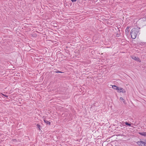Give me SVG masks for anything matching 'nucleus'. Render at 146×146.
Listing matches in <instances>:
<instances>
[{
    "label": "nucleus",
    "instance_id": "1",
    "mask_svg": "<svg viewBox=\"0 0 146 146\" xmlns=\"http://www.w3.org/2000/svg\"><path fill=\"white\" fill-rule=\"evenodd\" d=\"M139 32V29L137 28L133 29L131 32V38L134 39L137 36Z\"/></svg>",
    "mask_w": 146,
    "mask_h": 146
},
{
    "label": "nucleus",
    "instance_id": "2",
    "mask_svg": "<svg viewBox=\"0 0 146 146\" xmlns=\"http://www.w3.org/2000/svg\"><path fill=\"white\" fill-rule=\"evenodd\" d=\"M137 144L139 146H146V143L141 141L137 142Z\"/></svg>",
    "mask_w": 146,
    "mask_h": 146
},
{
    "label": "nucleus",
    "instance_id": "3",
    "mask_svg": "<svg viewBox=\"0 0 146 146\" xmlns=\"http://www.w3.org/2000/svg\"><path fill=\"white\" fill-rule=\"evenodd\" d=\"M117 91L118 92H122L123 93H125V90L122 88L118 87V89H117Z\"/></svg>",
    "mask_w": 146,
    "mask_h": 146
},
{
    "label": "nucleus",
    "instance_id": "4",
    "mask_svg": "<svg viewBox=\"0 0 146 146\" xmlns=\"http://www.w3.org/2000/svg\"><path fill=\"white\" fill-rule=\"evenodd\" d=\"M132 58L135 60L139 62H141V60L138 57H136L135 56H133L131 57Z\"/></svg>",
    "mask_w": 146,
    "mask_h": 146
},
{
    "label": "nucleus",
    "instance_id": "5",
    "mask_svg": "<svg viewBox=\"0 0 146 146\" xmlns=\"http://www.w3.org/2000/svg\"><path fill=\"white\" fill-rule=\"evenodd\" d=\"M44 121L45 123L46 124L50 125V122L47 121L46 119H44Z\"/></svg>",
    "mask_w": 146,
    "mask_h": 146
},
{
    "label": "nucleus",
    "instance_id": "6",
    "mask_svg": "<svg viewBox=\"0 0 146 146\" xmlns=\"http://www.w3.org/2000/svg\"><path fill=\"white\" fill-rule=\"evenodd\" d=\"M139 133L141 135L146 136V132H139Z\"/></svg>",
    "mask_w": 146,
    "mask_h": 146
},
{
    "label": "nucleus",
    "instance_id": "7",
    "mask_svg": "<svg viewBox=\"0 0 146 146\" xmlns=\"http://www.w3.org/2000/svg\"><path fill=\"white\" fill-rule=\"evenodd\" d=\"M123 123H124L125 125L128 126H131V123H128L127 122H125Z\"/></svg>",
    "mask_w": 146,
    "mask_h": 146
},
{
    "label": "nucleus",
    "instance_id": "8",
    "mask_svg": "<svg viewBox=\"0 0 146 146\" xmlns=\"http://www.w3.org/2000/svg\"><path fill=\"white\" fill-rule=\"evenodd\" d=\"M129 30L125 29V33L126 35L127 36L129 35Z\"/></svg>",
    "mask_w": 146,
    "mask_h": 146
},
{
    "label": "nucleus",
    "instance_id": "9",
    "mask_svg": "<svg viewBox=\"0 0 146 146\" xmlns=\"http://www.w3.org/2000/svg\"><path fill=\"white\" fill-rule=\"evenodd\" d=\"M118 87H117L115 85H113V86H112V88L113 89H114L116 90H117V89H118Z\"/></svg>",
    "mask_w": 146,
    "mask_h": 146
},
{
    "label": "nucleus",
    "instance_id": "10",
    "mask_svg": "<svg viewBox=\"0 0 146 146\" xmlns=\"http://www.w3.org/2000/svg\"><path fill=\"white\" fill-rule=\"evenodd\" d=\"M120 100L121 101V102H123L125 104V101L123 99L122 97H120Z\"/></svg>",
    "mask_w": 146,
    "mask_h": 146
},
{
    "label": "nucleus",
    "instance_id": "11",
    "mask_svg": "<svg viewBox=\"0 0 146 146\" xmlns=\"http://www.w3.org/2000/svg\"><path fill=\"white\" fill-rule=\"evenodd\" d=\"M54 72H55L56 73H64V72H62L61 71L56 70V71H54Z\"/></svg>",
    "mask_w": 146,
    "mask_h": 146
},
{
    "label": "nucleus",
    "instance_id": "12",
    "mask_svg": "<svg viewBox=\"0 0 146 146\" xmlns=\"http://www.w3.org/2000/svg\"><path fill=\"white\" fill-rule=\"evenodd\" d=\"M36 126L38 128L39 130H40V128L41 127V126L40 125H39L37 124L36 125Z\"/></svg>",
    "mask_w": 146,
    "mask_h": 146
},
{
    "label": "nucleus",
    "instance_id": "13",
    "mask_svg": "<svg viewBox=\"0 0 146 146\" xmlns=\"http://www.w3.org/2000/svg\"><path fill=\"white\" fill-rule=\"evenodd\" d=\"M120 35V34H119L118 33H117L116 34V36L119 37Z\"/></svg>",
    "mask_w": 146,
    "mask_h": 146
},
{
    "label": "nucleus",
    "instance_id": "14",
    "mask_svg": "<svg viewBox=\"0 0 146 146\" xmlns=\"http://www.w3.org/2000/svg\"><path fill=\"white\" fill-rule=\"evenodd\" d=\"M32 36L33 37H35L36 36V35L35 34H33L32 35Z\"/></svg>",
    "mask_w": 146,
    "mask_h": 146
},
{
    "label": "nucleus",
    "instance_id": "15",
    "mask_svg": "<svg viewBox=\"0 0 146 146\" xmlns=\"http://www.w3.org/2000/svg\"><path fill=\"white\" fill-rule=\"evenodd\" d=\"M3 95L5 97H8L7 95H6V94H3Z\"/></svg>",
    "mask_w": 146,
    "mask_h": 146
},
{
    "label": "nucleus",
    "instance_id": "16",
    "mask_svg": "<svg viewBox=\"0 0 146 146\" xmlns=\"http://www.w3.org/2000/svg\"><path fill=\"white\" fill-rule=\"evenodd\" d=\"M130 27L129 26H128L127 28H126V29L128 30L129 29V28Z\"/></svg>",
    "mask_w": 146,
    "mask_h": 146
},
{
    "label": "nucleus",
    "instance_id": "17",
    "mask_svg": "<svg viewBox=\"0 0 146 146\" xmlns=\"http://www.w3.org/2000/svg\"><path fill=\"white\" fill-rule=\"evenodd\" d=\"M72 2H75L77 0H71Z\"/></svg>",
    "mask_w": 146,
    "mask_h": 146
},
{
    "label": "nucleus",
    "instance_id": "18",
    "mask_svg": "<svg viewBox=\"0 0 146 146\" xmlns=\"http://www.w3.org/2000/svg\"><path fill=\"white\" fill-rule=\"evenodd\" d=\"M95 104H95H95H93V105H91V106H91V107H93V105H94V106H96V105H95Z\"/></svg>",
    "mask_w": 146,
    "mask_h": 146
},
{
    "label": "nucleus",
    "instance_id": "19",
    "mask_svg": "<svg viewBox=\"0 0 146 146\" xmlns=\"http://www.w3.org/2000/svg\"><path fill=\"white\" fill-rule=\"evenodd\" d=\"M54 25H57V24L56 23H54Z\"/></svg>",
    "mask_w": 146,
    "mask_h": 146
}]
</instances>
